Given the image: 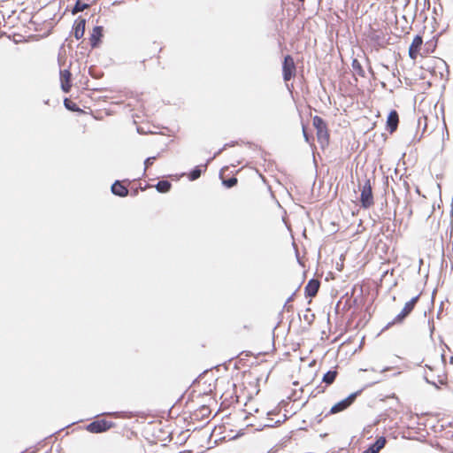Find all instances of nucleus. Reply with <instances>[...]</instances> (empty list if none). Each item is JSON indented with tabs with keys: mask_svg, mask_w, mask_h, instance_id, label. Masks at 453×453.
I'll return each instance as SVG.
<instances>
[{
	"mask_svg": "<svg viewBox=\"0 0 453 453\" xmlns=\"http://www.w3.org/2000/svg\"><path fill=\"white\" fill-rule=\"evenodd\" d=\"M361 391L352 393L345 399H343V400L338 402L337 403H335L334 405H333L329 413L335 414V413L341 412V411L346 410L347 408H349L354 403V401L356 400L357 396L358 395V394Z\"/></svg>",
	"mask_w": 453,
	"mask_h": 453,
	"instance_id": "39448f33",
	"label": "nucleus"
},
{
	"mask_svg": "<svg viewBox=\"0 0 453 453\" xmlns=\"http://www.w3.org/2000/svg\"><path fill=\"white\" fill-rule=\"evenodd\" d=\"M319 281L318 280L311 279L308 281L305 287L306 296L313 297L317 295L319 288Z\"/></svg>",
	"mask_w": 453,
	"mask_h": 453,
	"instance_id": "f8f14e48",
	"label": "nucleus"
},
{
	"mask_svg": "<svg viewBox=\"0 0 453 453\" xmlns=\"http://www.w3.org/2000/svg\"><path fill=\"white\" fill-rule=\"evenodd\" d=\"M71 76L72 73L69 70L60 71V81H61V88L65 93H68L71 89Z\"/></svg>",
	"mask_w": 453,
	"mask_h": 453,
	"instance_id": "0eeeda50",
	"label": "nucleus"
},
{
	"mask_svg": "<svg viewBox=\"0 0 453 453\" xmlns=\"http://www.w3.org/2000/svg\"><path fill=\"white\" fill-rule=\"evenodd\" d=\"M438 383L441 385H443V384H445V381L443 379H441L440 376H438Z\"/></svg>",
	"mask_w": 453,
	"mask_h": 453,
	"instance_id": "cd10ccee",
	"label": "nucleus"
},
{
	"mask_svg": "<svg viewBox=\"0 0 453 453\" xmlns=\"http://www.w3.org/2000/svg\"><path fill=\"white\" fill-rule=\"evenodd\" d=\"M351 66H352L353 72L356 74H357L361 77H365V70L363 69L360 62L357 59L355 58L352 60Z\"/></svg>",
	"mask_w": 453,
	"mask_h": 453,
	"instance_id": "a211bd4d",
	"label": "nucleus"
},
{
	"mask_svg": "<svg viewBox=\"0 0 453 453\" xmlns=\"http://www.w3.org/2000/svg\"><path fill=\"white\" fill-rule=\"evenodd\" d=\"M387 441L383 436L379 437L372 444H371L363 453H379L385 447Z\"/></svg>",
	"mask_w": 453,
	"mask_h": 453,
	"instance_id": "1a4fd4ad",
	"label": "nucleus"
},
{
	"mask_svg": "<svg viewBox=\"0 0 453 453\" xmlns=\"http://www.w3.org/2000/svg\"><path fill=\"white\" fill-rule=\"evenodd\" d=\"M411 312H409V311H407L406 309L403 308V310L401 311V312L399 314H397L395 319L388 322L385 327L382 329V331L384 330H387L388 329L389 327H391L393 325H396V324H401L403 323V321L405 319V318L410 314Z\"/></svg>",
	"mask_w": 453,
	"mask_h": 453,
	"instance_id": "2eb2a0df",
	"label": "nucleus"
},
{
	"mask_svg": "<svg viewBox=\"0 0 453 453\" xmlns=\"http://www.w3.org/2000/svg\"><path fill=\"white\" fill-rule=\"evenodd\" d=\"M424 379H425V380L426 381V383H428V384H431V385L434 386L436 388H439L438 384H437L435 381H434V380H430L427 375H425V376H424Z\"/></svg>",
	"mask_w": 453,
	"mask_h": 453,
	"instance_id": "393cba45",
	"label": "nucleus"
},
{
	"mask_svg": "<svg viewBox=\"0 0 453 453\" xmlns=\"http://www.w3.org/2000/svg\"><path fill=\"white\" fill-rule=\"evenodd\" d=\"M103 30L104 28L101 26H96L93 28L89 38L90 45L92 48H96L99 45L101 37L103 36Z\"/></svg>",
	"mask_w": 453,
	"mask_h": 453,
	"instance_id": "9d476101",
	"label": "nucleus"
},
{
	"mask_svg": "<svg viewBox=\"0 0 453 453\" xmlns=\"http://www.w3.org/2000/svg\"><path fill=\"white\" fill-rule=\"evenodd\" d=\"M450 362H451V363H453V357H451V358H450Z\"/></svg>",
	"mask_w": 453,
	"mask_h": 453,
	"instance_id": "473e14b6",
	"label": "nucleus"
},
{
	"mask_svg": "<svg viewBox=\"0 0 453 453\" xmlns=\"http://www.w3.org/2000/svg\"><path fill=\"white\" fill-rule=\"evenodd\" d=\"M337 372L335 370L327 371L322 379V381L326 383V385H331L336 379Z\"/></svg>",
	"mask_w": 453,
	"mask_h": 453,
	"instance_id": "dca6fc26",
	"label": "nucleus"
},
{
	"mask_svg": "<svg viewBox=\"0 0 453 453\" xmlns=\"http://www.w3.org/2000/svg\"><path fill=\"white\" fill-rule=\"evenodd\" d=\"M223 149L219 150L217 153H215L214 157H215L216 156H218L219 154H220V152L222 151Z\"/></svg>",
	"mask_w": 453,
	"mask_h": 453,
	"instance_id": "c756f323",
	"label": "nucleus"
},
{
	"mask_svg": "<svg viewBox=\"0 0 453 453\" xmlns=\"http://www.w3.org/2000/svg\"><path fill=\"white\" fill-rule=\"evenodd\" d=\"M113 195L125 197L128 195V189L119 180H116L111 188Z\"/></svg>",
	"mask_w": 453,
	"mask_h": 453,
	"instance_id": "ddd939ff",
	"label": "nucleus"
},
{
	"mask_svg": "<svg viewBox=\"0 0 453 453\" xmlns=\"http://www.w3.org/2000/svg\"><path fill=\"white\" fill-rule=\"evenodd\" d=\"M237 181L238 180L235 177H231L229 179L224 180L222 183L226 188H230L234 187L237 184Z\"/></svg>",
	"mask_w": 453,
	"mask_h": 453,
	"instance_id": "5701e85b",
	"label": "nucleus"
},
{
	"mask_svg": "<svg viewBox=\"0 0 453 453\" xmlns=\"http://www.w3.org/2000/svg\"><path fill=\"white\" fill-rule=\"evenodd\" d=\"M201 173H202L201 166H196L189 173L188 178H189L190 180H197L201 176Z\"/></svg>",
	"mask_w": 453,
	"mask_h": 453,
	"instance_id": "412c9836",
	"label": "nucleus"
},
{
	"mask_svg": "<svg viewBox=\"0 0 453 453\" xmlns=\"http://www.w3.org/2000/svg\"><path fill=\"white\" fill-rule=\"evenodd\" d=\"M420 295H417L416 296L412 297L409 302H407L404 305V309L409 311V312H411L417 303V302L419 299Z\"/></svg>",
	"mask_w": 453,
	"mask_h": 453,
	"instance_id": "aec40b11",
	"label": "nucleus"
},
{
	"mask_svg": "<svg viewBox=\"0 0 453 453\" xmlns=\"http://www.w3.org/2000/svg\"><path fill=\"white\" fill-rule=\"evenodd\" d=\"M85 26H86L85 19H78L77 20H75L74 25H73V35L77 40L81 39L84 35Z\"/></svg>",
	"mask_w": 453,
	"mask_h": 453,
	"instance_id": "9b49d317",
	"label": "nucleus"
},
{
	"mask_svg": "<svg viewBox=\"0 0 453 453\" xmlns=\"http://www.w3.org/2000/svg\"><path fill=\"white\" fill-rule=\"evenodd\" d=\"M361 207L368 209L373 204V196L372 186L369 179H365L361 188L360 195Z\"/></svg>",
	"mask_w": 453,
	"mask_h": 453,
	"instance_id": "f03ea898",
	"label": "nucleus"
},
{
	"mask_svg": "<svg viewBox=\"0 0 453 453\" xmlns=\"http://www.w3.org/2000/svg\"><path fill=\"white\" fill-rule=\"evenodd\" d=\"M303 137H304L305 141L307 142H310V138H309V135H308V134L306 132L304 125H303Z\"/></svg>",
	"mask_w": 453,
	"mask_h": 453,
	"instance_id": "a878e982",
	"label": "nucleus"
},
{
	"mask_svg": "<svg viewBox=\"0 0 453 453\" xmlns=\"http://www.w3.org/2000/svg\"><path fill=\"white\" fill-rule=\"evenodd\" d=\"M313 126L317 130V136L319 142L323 143H327L329 139V134L327 130V126L325 120L319 117V116H314L313 119Z\"/></svg>",
	"mask_w": 453,
	"mask_h": 453,
	"instance_id": "f257e3e1",
	"label": "nucleus"
},
{
	"mask_svg": "<svg viewBox=\"0 0 453 453\" xmlns=\"http://www.w3.org/2000/svg\"><path fill=\"white\" fill-rule=\"evenodd\" d=\"M399 123V117L396 111L393 110L389 112L387 119V128L389 133H393L396 130Z\"/></svg>",
	"mask_w": 453,
	"mask_h": 453,
	"instance_id": "6e6552de",
	"label": "nucleus"
},
{
	"mask_svg": "<svg viewBox=\"0 0 453 453\" xmlns=\"http://www.w3.org/2000/svg\"><path fill=\"white\" fill-rule=\"evenodd\" d=\"M64 104L65 106L66 109L70 110V111H80V108L77 106V104L73 102H72L71 100H69L68 98H65L64 100Z\"/></svg>",
	"mask_w": 453,
	"mask_h": 453,
	"instance_id": "4be33fe9",
	"label": "nucleus"
},
{
	"mask_svg": "<svg viewBox=\"0 0 453 453\" xmlns=\"http://www.w3.org/2000/svg\"><path fill=\"white\" fill-rule=\"evenodd\" d=\"M294 296H295V293H294V294H292V295H291V296L287 299V301H286V303H285V304H284V308H286V307L288 306V303H290V302L293 300Z\"/></svg>",
	"mask_w": 453,
	"mask_h": 453,
	"instance_id": "bb28decb",
	"label": "nucleus"
},
{
	"mask_svg": "<svg viewBox=\"0 0 453 453\" xmlns=\"http://www.w3.org/2000/svg\"><path fill=\"white\" fill-rule=\"evenodd\" d=\"M88 6L89 5L88 4L82 3L81 0H77L74 6L72 9V13L76 14L80 12H82V11L88 9Z\"/></svg>",
	"mask_w": 453,
	"mask_h": 453,
	"instance_id": "6ab92c4d",
	"label": "nucleus"
},
{
	"mask_svg": "<svg viewBox=\"0 0 453 453\" xmlns=\"http://www.w3.org/2000/svg\"><path fill=\"white\" fill-rule=\"evenodd\" d=\"M296 74V65L293 58L287 55L282 63V75L285 81H290Z\"/></svg>",
	"mask_w": 453,
	"mask_h": 453,
	"instance_id": "20e7f679",
	"label": "nucleus"
},
{
	"mask_svg": "<svg viewBox=\"0 0 453 453\" xmlns=\"http://www.w3.org/2000/svg\"><path fill=\"white\" fill-rule=\"evenodd\" d=\"M157 159V157H147L144 161V173L146 172V170L148 169V167L150 165H151L154 161Z\"/></svg>",
	"mask_w": 453,
	"mask_h": 453,
	"instance_id": "b1692460",
	"label": "nucleus"
},
{
	"mask_svg": "<svg viewBox=\"0 0 453 453\" xmlns=\"http://www.w3.org/2000/svg\"><path fill=\"white\" fill-rule=\"evenodd\" d=\"M107 415H111V416H114V417H118V414L117 412H109V413H106Z\"/></svg>",
	"mask_w": 453,
	"mask_h": 453,
	"instance_id": "c85d7f7f",
	"label": "nucleus"
},
{
	"mask_svg": "<svg viewBox=\"0 0 453 453\" xmlns=\"http://www.w3.org/2000/svg\"><path fill=\"white\" fill-rule=\"evenodd\" d=\"M265 426H273V425H272V424H266V425H265Z\"/></svg>",
	"mask_w": 453,
	"mask_h": 453,
	"instance_id": "7c9ffc66",
	"label": "nucleus"
},
{
	"mask_svg": "<svg viewBox=\"0 0 453 453\" xmlns=\"http://www.w3.org/2000/svg\"><path fill=\"white\" fill-rule=\"evenodd\" d=\"M172 184L168 180H159L157 185L156 188L160 193H166L171 189Z\"/></svg>",
	"mask_w": 453,
	"mask_h": 453,
	"instance_id": "f3484780",
	"label": "nucleus"
},
{
	"mask_svg": "<svg viewBox=\"0 0 453 453\" xmlns=\"http://www.w3.org/2000/svg\"><path fill=\"white\" fill-rule=\"evenodd\" d=\"M115 426V423L106 419H97L89 423L86 429L92 434H100Z\"/></svg>",
	"mask_w": 453,
	"mask_h": 453,
	"instance_id": "7ed1b4c3",
	"label": "nucleus"
},
{
	"mask_svg": "<svg viewBox=\"0 0 453 453\" xmlns=\"http://www.w3.org/2000/svg\"><path fill=\"white\" fill-rule=\"evenodd\" d=\"M411 312H409V311H407L406 309L403 308V310L401 311V312L399 314H397L395 319L388 322L385 327L382 329V331L384 330H387L388 329L389 327H391L393 325H396V324H401L403 323V321L405 319V318L410 314Z\"/></svg>",
	"mask_w": 453,
	"mask_h": 453,
	"instance_id": "4468645a",
	"label": "nucleus"
},
{
	"mask_svg": "<svg viewBox=\"0 0 453 453\" xmlns=\"http://www.w3.org/2000/svg\"><path fill=\"white\" fill-rule=\"evenodd\" d=\"M431 42H426L425 46H429Z\"/></svg>",
	"mask_w": 453,
	"mask_h": 453,
	"instance_id": "2f4dec72",
	"label": "nucleus"
},
{
	"mask_svg": "<svg viewBox=\"0 0 453 453\" xmlns=\"http://www.w3.org/2000/svg\"><path fill=\"white\" fill-rule=\"evenodd\" d=\"M422 45L423 38L421 35H417L409 47V57L412 60H416V58H418V55L420 53Z\"/></svg>",
	"mask_w": 453,
	"mask_h": 453,
	"instance_id": "423d86ee",
	"label": "nucleus"
}]
</instances>
